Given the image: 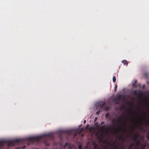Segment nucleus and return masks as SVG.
<instances>
[{"label": "nucleus", "instance_id": "6", "mask_svg": "<svg viewBox=\"0 0 149 149\" xmlns=\"http://www.w3.org/2000/svg\"><path fill=\"white\" fill-rule=\"evenodd\" d=\"M133 94L134 95H139L140 93L139 91L137 92L136 90H134L133 92Z\"/></svg>", "mask_w": 149, "mask_h": 149}, {"label": "nucleus", "instance_id": "30", "mask_svg": "<svg viewBox=\"0 0 149 149\" xmlns=\"http://www.w3.org/2000/svg\"><path fill=\"white\" fill-rule=\"evenodd\" d=\"M136 124L135 123H134V126H136Z\"/></svg>", "mask_w": 149, "mask_h": 149}, {"label": "nucleus", "instance_id": "23", "mask_svg": "<svg viewBox=\"0 0 149 149\" xmlns=\"http://www.w3.org/2000/svg\"><path fill=\"white\" fill-rule=\"evenodd\" d=\"M26 146H23L22 147V149H24V148H26Z\"/></svg>", "mask_w": 149, "mask_h": 149}, {"label": "nucleus", "instance_id": "9", "mask_svg": "<svg viewBox=\"0 0 149 149\" xmlns=\"http://www.w3.org/2000/svg\"><path fill=\"white\" fill-rule=\"evenodd\" d=\"M121 97V95H119L117 97V98L118 101L117 102V103L118 104V101L120 100Z\"/></svg>", "mask_w": 149, "mask_h": 149}, {"label": "nucleus", "instance_id": "41", "mask_svg": "<svg viewBox=\"0 0 149 149\" xmlns=\"http://www.w3.org/2000/svg\"><path fill=\"white\" fill-rule=\"evenodd\" d=\"M114 146L115 147H116V146Z\"/></svg>", "mask_w": 149, "mask_h": 149}, {"label": "nucleus", "instance_id": "22", "mask_svg": "<svg viewBox=\"0 0 149 149\" xmlns=\"http://www.w3.org/2000/svg\"><path fill=\"white\" fill-rule=\"evenodd\" d=\"M121 130L123 132H125V129L124 128H122V129H121Z\"/></svg>", "mask_w": 149, "mask_h": 149}, {"label": "nucleus", "instance_id": "7", "mask_svg": "<svg viewBox=\"0 0 149 149\" xmlns=\"http://www.w3.org/2000/svg\"><path fill=\"white\" fill-rule=\"evenodd\" d=\"M141 148L139 149L136 148V149H144V148L146 147V145L145 143L142 144H141Z\"/></svg>", "mask_w": 149, "mask_h": 149}, {"label": "nucleus", "instance_id": "27", "mask_svg": "<svg viewBox=\"0 0 149 149\" xmlns=\"http://www.w3.org/2000/svg\"><path fill=\"white\" fill-rule=\"evenodd\" d=\"M104 122H102L101 123V125H102L103 124H104Z\"/></svg>", "mask_w": 149, "mask_h": 149}, {"label": "nucleus", "instance_id": "15", "mask_svg": "<svg viewBox=\"0 0 149 149\" xmlns=\"http://www.w3.org/2000/svg\"><path fill=\"white\" fill-rule=\"evenodd\" d=\"M95 126H96V127H99V126H100L98 124V123L97 122H96L95 124Z\"/></svg>", "mask_w": 149, "mask_h": 149}, {"label": "nucleus", "instance_id": "2", "mask_svg": "<svg viewBox=\"0 0 149 149\" xmlns=\"http://www.w3.org/2000/svg\"><path fill=\"white\" fill-rule=\"evenodd\" d=\"M44 138H52L53 135L51 133L45 134L41 136L36 137H31L28 138L26 139L27 140L33 142L34 141H39L41 139Z\"/></svg>", "mask_w": 149, "mask_h": 149}, {"label": "nucleus", "instance_id": "35", "mask_svg": "<svg viewBox=\"0 0 149 149\" xmlns=\"http://www.w3.org/2000/svg\"><path fill=\"white\" fill-rule=\"evenodd\" d=\"M15 149H19V148H16Z\"/></svg>", "mask_w": 149, "mask_h": 149}, {"label": "nucleus", "instance_id": "18", "mask_svg": "<svg viewBox=\"0 0 149 149\" xmlns=\"http://www.w3.org/2000/svg\"><path fill=\"white\" fill-rule=\"evenodd\" d=\"M104 127H105V125H104L103 126H101L100 127V129H103L104 128Z\"/></svg>", "mask_w": 149, "mask_h": 149}, {"label": "nucleus", "instance_id": "3", "mask_svg": "<svg viewBox=\"0 0 149 149\" xmlns=\"http://www.w3.org/2000/svg\"><path fill=\"white\" fill-rule=\"evenodd\" d=\"M123 117V116H120L118 117V118L117 119V120H115V119H113L111 121L112 123H114L117 122V123L120 124V121L122 118Z\"/></svg>", "mask_w": 149, "mask_h": 149}, {"label": "nucleus", "instance_id": "34", "mask_svg": "<svg viewBox=\"0 0 149 149\" xmlns=\"http://www.w3.org/2000/svg\"><path fill=\"white\" fill-rule=\"evenodd\" d=\"M46 145L47 146H49V144L48 143H46Z\"/></svg>", "mask_w": 149, "mask_h": 149}, {"label": "nucleus", "instance_id": "16", "mask_svg": "<svg viewBox=\"0 0 149 149\" xmlns=\"http://www.w3.org/2000/svg\"><path fill=\"white\" fill-rule=\"evenodd\" d=\"M113 82H115L116 81V78L115 77L113 76Z\"/></svg>", "mask_w": 149, "mask_h": 149}, {"label": "nucleus", "instance_id": "11", "mask_svg": "<svg viewBox=\"0 0 149 149\" xmlns=\"http://www.w3.org/2000/svg\"><path fill=\"white\" fill-rule=\"evenodd\" d=\"M65 132L69 135H70L72 133L71 131L70 130H67L66 131H65Z\"/></svg>", "mask_w": 149, "mask_h": 149}, {"label": "nucleus", "instance_id": "17", "mask_svg": "<svg viewBox=\"0 0 149 149\" xmlns=\"http://www.w3.org/2000/svg\"><path fill=\"white\" fill-rule=\"evenodd\" d=\"M79 149H81L82 148V146L81 145H79L78 146Z\"/></svg>", "mask_w": 149, "mask_h": 149}, {"label": "nucleus", "instance_id": "14", "mask_svg": "<svg viewBox=\"0 0 149 149\" xmlns=\"http://www.w3.org/2000/svg\"><path fill=\"white\" fill-rule=\"evenodd\" d=\"M136 144L137 146H139L140 145V142L138 141H136Z\"/></svg>", "mask_w": 149, "mask_h": 149}, {"label": "nucleus", "instance_id": "19", "mask_svg": "<svg viewBox=\"0 0 149 149\" xmlns=\"http://www.w3.org/2000/svg\"><path fill=\"white\" fill-rule=\"evenodd\" d=\"M117 85L116 84L115 85V88H114V90H115V91H116V89L117 88Z\"/></svg>", "mask_w": 149, "mask_h": 149}, {"label": "nucleus", "instance_id": "31", "mask_svg": "<svg viewBox=\"0 0 149 149\" xmlns=\"http://www.w3.org/2000/svg\"><path fill=\"white\" fill-rule=\"evenodd\" d=\"M146 83L148 84H149V81H147Z\"/></svg>", "mask_w": 149, "mask_h": 149}, {"label": "nucleus", "instance_id": "10", "mask_svg": "<svg viewBox=\"0 0 149 149\" xmlns=\"http://www.w3.org/2000/svg\"><path fill=\"white\" fill-rule=\"evenodd\" d=\"M137 82V81L136 80H134V82L132 84V86L133 87H136V84Z\"/></svg>", "mask_w": 149, "mask_h": 149}, {"label": "nucleus", "instance_id": "4", "mask_svg": "<svg viewBox=\"0 0 149 149\" xmlns=\"http://www.w3.org/2000/svg\"><path fill=\"white\" fill-rule=\"evenodd\" d=\"M105 103L104 102H103V103H98L96 104V107H99L100 108H103V107L105 105Z\"/></svg>", "mask_w": 149, "mask_h": 149}, {"label": "nucleus", "instance_id": "24", "mask_svg": "<svg viewBox=\"0 0 149 149\" xmlns=\"http://www.w3.org/2000/svg\"><path fill=\"white\" fill-rule=\"evenodd\" d=\"M68 145V143H66L65 145V146H66Z\"/></svg>", "mask_w": 149, "mask_h": 149}, {"label": "nucleus", "instance_id": "13", "mask_svg": "<svg viewBox=\"0 0 149 149\" xmlns=\"http://www.w3.org/2000/svg\"><path fill=\"white\" fill-rule=\"evenodd\" d=\"M143 76L144 77H145L146 78H148L149 77L148 74L146 72H145L144 73Z\"/></svg>", "mask_w": 149, "mask_h": 149}, {"label": "nucleus", "instance_id": "39", "mask_svg": "<svg viewBox=\"0 0 149 149\" xmlns=\"http://www.w3.org/2000/svg\"><path fill=\"white\" fill-rule=\"evenodd\" d=\"M148 125H149V122L148 123Z\"/></svg>", "mask_w": 149, "mask_h": 149}, {"label": "nucleus", "instance_id": "21", "mask_svg": "<svg viewBox=\"0 0 149 149\" xmlns=\"http://www.w3.org/2000/svg\"><path fill=\"white\" fill-rule=\"evenodd\" d=\"M100 113V110H99V111H97L96 113L97 114V115H98L99 114V113Z\"/></svg>", "mask_w": 149, "mask_h": 149}, {"label": "nucleus", "instance_id": "8", "mask_svg": "<svg viewBox=\"0 0 149 149\" xmlns=\"http://www.w3.org/2000/svg\"><path fill=\"white\" fill-rule=\"evenodd\" d=\"M134 146V143H132L130 144L128 147V149H133Z\"/></svg>", "mask_w": 149, "mask_h": 149}, {"label": "nucleus", "instance_id": "28", "mask_svg": "<svg viewBox=\"0 0 149 149\" xmlns=\"http://www.w3.org/2000/svg\"><path fill=\"white\" fill-rule=\"evenodd\" d=\"M120 149H125L123 147H122L120 148Z\"/></svg>", "mask_w": 149, "mask_h": 149}, {"label": "nucleus", "instance_id": "12", "mask_svg": "<svg viewBox=\"0 0 149 149\" xmlns=\"http://www.w3.org/2000/svg\"><path fill=\"white\" fill-rule=\"evenodd\" d=\"M122 63H123L124 65H127L128 64V62L126 60H123L122 61Z\"/></svg>", "mask_w": 149, "mask_h": 149}, {"label": "nucleus", "instance_id": "37", "mask_svg": "<svg viewBox=\"0 0 149 149\" xmlns=\"http://www.w3.org/2000/svg\"><path fill=\"white\" fill-rule=\"evenodd\" d=\"M104 149H108L107 148H104Z\"/></svg>", "mask_w": 149, "mask_h": 149}, {"label": "nucleus", "instance_id": "5", "mask_svg": "<svg viewBox=\"0 0 149 149\" xmlns=\"http://www.w3.org/2000/svg\"><path fill=\"white\" fill-rule=\"evenodd\" d=\"M132 136L134 137V138H133V141H138V136H137V135H136V134L134 135H132Z\"/></svg>", "mask_w": 149, "mask_h": 149}, {"label": "nucleus", "instance_id": "40", "mask_svg": "<svg viewBox=\"0 0 149 149\" xmlns=\"http://www.w3.org/2000/svg\"><path fill=\"white\" fill-rule=\"evenodd\" d=\"M81 136H83V135H81Z\"/></svg>", "mask_w": 149, "mask_h": 149}, {"label": "nucleus", "instance_id": "33", "mask_svg": "<svg viewBox=\"0 0 149 149\" xmlns=\"http://www.w3.org/2000/svg\"><path fill=\"white\" fill-rule=\"evenodd\" d=\"M147 134H148L149 135V130Z\"/></svg>", "mask_w": 149, "mask_h": 149}, {"label": "nucleus", "instance_id": "29", "mask_svg": "<svg viewBox=\"0 0 149 149\" xmlns=\"http://www.w3.org/2000/svg\"><path fill=\"white\" fill-rule=\"evenodd\" d=\"M84 123H85L86 122V120H84Z\"/></svg>", "mask_w": 149, "mask_h": 149}, {"label": "nucleus", "instance_id": "36", "mask_svg": "<svg viewBox=\"0 0 149 149\" xmlns=\"http://www.w3.org/2000/svg\"><path fill=\"white\" fill-rule=\"evenodd\" d=\"M107 116V114H106V116Z\"/></svg>", "mask_w": 149, "mask_h": 149}, {"label": "nucleus", "instance_id": "20", "mask_svg": "<svg viewBox=\"0 0 149 149\" xmlns=\"http://www.w3.org/2000/svg\"><path fill=\"white\" fill-rule=\"evenodd\" d=\"M94 129V127H90V128H89V130H90V131H91V130L92 129Z\"/></svg>", "mask_w": 149, "mask_h": 149}, {"label": "nucleus", "instance_id": "1", "mask_svg": "<svg viewBox=\"0 0 149 149\" xmlns=\"http://www.w3.org/2000/svg\"><path fill=\"white\" fill-rule=\"evenodd\" d=\"M24 142L23 139H15L13 140H1L0 141V148H2L3 146L6 144L8 147L10 146H14L16 143H23Z\"/></svg>", "mask_w": 149, "mask_h": 149}, {"label": "nucleus", "instance_id": "25", "mask_svg": "<svg viewBox=\"0 0 149 149\" xmlns=\"http://www.w3.org/2000/svg\"><path fill=\"white\" fill-rule=\"evenodd\" d=\"M147 138L148 139H149V135L148 134V135H147Z\"/></svg>", "mask_w": 149, "mask_h": 149}, {"label": "nucleus", "instance_id": "26", "mask_svg": "<svg viewBox=\"0 0 149 149\" xmlns=\"http://www.w3.org/2000/svg\"><path fill=\"white\" fill-rule=\"evenodd\" d=\"M108 109H109V107H107L106 108L105 110L107 111V110H108Z\"/></svg>", "mask_w": 149, "mask_h": 149}, {"label": "nucleus", "instance_id": "38", "mask_svg": "<svg viewBox=\"0 0 149 149\" xmlns=\"http://www.w3.org/2000/svg\"><path fill=\"white\" fill-rule=\"evenodd\" d=\"M116 125L115 124H114L113 125Z\"/></svg>", "mask_w": 149, "mask_h": 149}, {"label": "nucleus", "instance_id": "32", "mask_svg": "<svg viewBox=\"0 0 149 149\" xmlns=\"http://www.w3.org/2000/svg\"><path fill=\"white\" fill-rule=\"evenodd\" d=\"M76 134H75L74 135V137H75L76 136Z\"/></svg>", "mask_w": 149, "mask_h": 149}, {"label": "nucleus", "instance_id": "42", "mask_svg": "<svg viewBox=\"0 0 149 149\" xmlns=\"http://www.w3.org/2000/svg\"><path fill=\"white\" fill-rule=\"evenodd\" d=\"M8 149V148H7V149Z\"/></svg>", "mask_w": 149, "mask_h": 149}]
</instances>
